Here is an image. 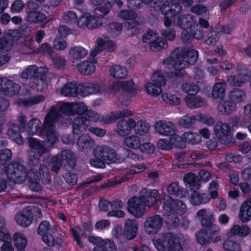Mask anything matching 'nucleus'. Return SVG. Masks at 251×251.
Listing matches in <instances>:
<instances>
[{
    "instance_id": "52",
    "label": "nucleus",
    "mask_w": 251,
    "mask_h": 251,
    "mask_svg": "<svg viewBox=\"0 0 251 251\" xmlns=\"http://www.w3.org/2000/svg\"><path fill=\"white\" fill-rule=\"evenodd\" d=\"M151 82L163 87L166 84V79L164 74L161 71H156L152 75L151 79Z\"/></svg>"
},
{
    "instance_id": "49",
    "label": "nucleus",
    "mask_w": 251,
    "mask_h": 251,
    "mask_svg": "<svg viewBox=\"0 0 251 251\" xmlns=\"http://www.w3.org/2000/svg\"><path fill=\"white\" fill-rule=\"evenodd\" d=\"M118 16L123 19L133 21L134 25L133 26L130 25V27H129V28H134L135 26L137 25V21L135 20L137 17V14L134 11H129L127 10H121L118 13Z\"/></svg>"
},
{
    "instance_id": "50",
    "label": "nucleus",
    "mask_w": 251,
    "mask_h": 251,
    "mask_svg": "<svg viewBox=\"0 0 251 251\" xmlns=\"http://www.w3.org/2000/svg\"><path fill=\"white\" fill-rule=\"evenodd\" d=\"M124 143L129 148L137 149L141 144V140L138 136L131 135L125 138Z\"/></svg>"
},
{
    "instance_id": "18",
    "label": "nucleus",
    "mask_w": 251,
    "mask_h": 251,
    "mask_svg": "<svg viewBox=\"0 0 251 251\" xmlns=\"http://www.w3.org/2000/svg\"><path fill=\"white\" fill-rule=\"evenodd\" d=\"M65 163L74 165V156L72 151H63L59 156H54L52 159V171L57 173L62 163Z\"/></svg>"
},
{
    "instance_id": "41",
    "label": "nucleus",
    "mask_w": 251,
    "mask_h": 251,
    "mask_svg": "<svg viewBox=\"0 0 251 251\" xmlns=\"http://www.w3.org/2000/svg\"><path fill=\"white\" fill-rule=\"evenodd\" d=\"M210 198L205 194H200L194 192L190 197V201L193 205H198L201 204L208 202Z\"/></svg>"
},
{
    "instance_id": "60",
    "label": "nucleus",
    "mask_w": 251,
    "mask_h": 251,
    "mask_svg": "<svg viewBox=\"0 0 251 251\" xmlns=\"http://www.w3.org/2000/svg\"><path fill=\"white\" fill-rule=\"evenodd\" d=\"M223 248L224 249L229 251H241L240 244L232 240H226L223 242Z\"/></svg>"
},
{
    "instance_id": "32",
    "label": "nucleus",
    "mask_w": 251,
    "mask_h": 251,
    "mask_svg": "<svg viewBox=\"0 0 251 251\" xmlns=\"http://www.w3.org/2000/svg\"><path fill=\"white\" fill-rule=\"evenodd\" d=\"M231 129V127L228 124L219 122L215 125L214 132L217 138L224 140L229 135Z\"/></svg>"
},
{
    "instance_id": "63",
    "label": "nucleus",
    "mask_w": 251,
    "mask_h": 251,
    "mask_svg": "<svg viewBox=\"0 0 251 251\" xmlns=\"http://www.w3.org/2000/svg\"><path fill=\"white\" fill-rule=\"evenodd\" d=\"M167 191L170 195L176 197H179L182 198L183 196V192L179 191V187L178 184L176 182L172 183L170 184L167 188Z\"/></svg>"
},
{
    "instance_id": "23",
    "label": "nucleus",
    "mask_w": 251,
    "mask_h": 251,
    "mask_svg": "<svg viewBox=\"0 0 251 251\" xmlns=\"http://www.w3.org/2000/svg\"><path fill=\"white\" fill-rule=\"evenodd\" d=\"M53 109L54 114L52 115L50 120L52 122L55 120L60 119L62 115H64V117H66V119H68V116L73 114L75 112L74 108V103L73 102H64L59 107V111H57L54 107H52L50 111Z\"/></svg>"
},
{
    "instance_id": "13",
    "label": "nucleus",
    "mask_w": 251,
    "mask_h": 251,
    "mask_svg": "<svg viewBox=\"0 0 251 251\" xmlns=\"http://www.w3.org/2000/svg\"><path fill=\"white\" fill-rule=\"evenodd\" d=\"M143 42L150 44V48L152 51H158L168 47L166 41L159 37L155 31H149L143 36Z\"/></svg>"
},
{
    "instance_id": "17",
    "label": "nucleus",
    "mask_w": 251,
    "mask_h": 251,
    "mask_svg": "<svg viewBox=\"0 0 251 251\" xmlns=\"http://www.w3.org/2000/svg\"><path fill=\"white\" fill-rule=\"evenodd\" d=\"M27 142L30 148V160L33 163L37 162L41 155L46 152L47 149L35 138H29Z\"/></svg>"
},
{
    "instance_id": "20",
    "label": "nucleus",
    "mask_w": 251,
    "mask_h": 251,
    "mask_svg": "<svg viewBox=\"0 0 251 251\" xmlns=\"http://www.w3.org/2000/svg\"><path fill=\"white\" fill-rule=\"evenodd\" d=\"M89 241L96 246L94 251H114L116 250L114 243L109 239H102L99 237L91 236Z\"/></svg>"
},
{
    "instance_id": "28",
    "label": "nucleus",
    "mask_w": 251,
    "mask_h": 251,
    "mask_svg": "<svg viewBox=\"0 0 251 251\" xmlns=\"http://www.w3.org/2000/svg\"><path fill=\"white\" fill-rule=\"evenodd\" d=\"M138 229V223L136 220H127L124 226V236L127 239H133L136 236Z\"/></svg>"
},
{
    "instance_id": "25",
    "label": "nucleus",
    "mask_w": 251,
    "mask_h": 251,
    "mask_svg": "<svg viewBox=\"0 0 251 251\" xmlns=\"http://www.w3.org/2000/svg\"><path fill=\"white\" fill-rule=\"evenodd\" d=\"M239 75L231 76L227 79V81L231 85L240 86L246 81H250L251 86V72L243 69L238 71Z\"/></svg>"
},
{
    "instance_id": "4",
    "label": "nucleus",
    "mask_w": 251,
    "mask_h": 251,
    "mask_svg": "<svg viewBox=\"0 0 251 251\" xmlns=\"http://www.w3.org/2000/svg\"><path fill=\"white\" fill-rule=\"evenodd\" d=\"M141 197H134L128 201V211L136 218L142 217L146 211V201L149 206L157 207L159 198L158 191L148 188L143 189L141 192Z\"/></svg>"
},
{
    "instance_id": "48",
    "label": "nucleus",
    "mask_w": 251,
    "mask_h": 251,
    "mask_svg": "<svg viewBox=\"0 0 251 251\" xmlns=\"http://www.w3.org/2000/svg\"><path fill=\"white\" fill-rule=\"evenodd\" d=\"M184 181L192 189H198L200 185V181L198 177L192 173L185 175L184 177Z\"/></svg>"
},
{
    "instance_id": "61",
    "label": "nucleus",
    "mask_w": 251,
    "mask_h": 251,
    "mask_svg": "<svg viewBox=\"0 0 251 251\" xmlns=\"http://www.w3.org/2000/svg\"><path fill=\"white\" fill-rule=\"evenodd\" d=\"M182 90L189 95H193L199 91V86L196 84L188 83H183L181 86Z\"/></svg>"
},
{
    "instance_id": "31",
    "label": "nucleus",
    "mask_w": 251,
    "mask_h": 251,
    "mask_svg": "<svg viewBox=\"0 0 251 251\" xmlns=\"http://www.w3.org/2000/svg\"><path fill=\"white\" fill-rule=\"evenodd\" d=\"M97 61L96 58L90 59L89 60H86L76 65V68L81 73L89 75L94 72L96 69L95 64Z\"/></svg>"
},
{
    "instance_id": "15",
    "label": "nucleus",
    "mask_w": 251,
    "mask_h": 251,
    "mask_svg": "<svg viewBox=\"0 0 251 251\" xmlns=\"http://www.w3.org/2000/svg\"><path fill=\"white\" fill-rule=\"evenodd\" d=\"M37 8L36 3L29 2L26 9L27 21L30 23H44L46 24L52 20V18L47 17L43 13L36 11Z\"/></svg>"
},
{
    "instance_id": "19",
    "label": "nucleus",
    "mask_w": 251,
    "mask_h": 251,
    "mask_svg": "<svg viewBox=\"0 0 251 251\" xmlns=\"http://www.w3.org/2000/svg\"><path fill=\"white\" fill-rule=\"evenodd\" d=\"M91 3L94 5H100L103 3V5L100 6L95 9V11L100 12V15L104 16L107 15L110 11L114 4H116L119 8L123 4V2L120 0H90Z\"/></svg>"
},
{
    "instance_id": "7",
    "label": "nucleus",
    "mask_w": 251,
    "mask_h": 251,
    "mask_svg": "<svg viewBox=\"0 0 251 251\" xmlns=\"http://www.w3.org/2000/svg\"><path fill=\"white\" fill-rule=\"evenodd\" d=\"M75 112L79 114L88 115L89 119L82 117L74 119L73 122V131L75 134H79L86 130L89 126L90 121H96L99 119V115L93 112L88 111L87 106L82 102L74 103Z\"/></svg>"
},
{
    "instance_id": "16",
    "label": "nucleus",
    "mask_w": 251,
    "mask_h": 251,
    "mask_svg": "<svg viewBox=\"0 0 251 251\" xmlns=\"http://www.w3.org/2000/svg\"><path fill=\"white\" fill-rule=\"evenodd\" d=\"M163 225V219L158 215L147 217L144 223V230L148 235L157 234Z\"/></svg>"
},
{
    "instance_id": "44",
    "label": "nucleus",
    "mask_w": 251,
    "mask_h": 251,
    "mask_svg": "<svg viewBox=\"0 0 251 251\" xmlns=\"http://www.w3.org/2000/svg\"><path fill=\"white\" fill-rule=\"evenodd\" d=\"M97 44L102 50H106L108 51H113L116 48L115 43L106 37H100L97 39Z\"/></svg>"
},
{
    "instance_id": "43",
    "label": "nucleus",
    "mask_w": 251,
    "mask_h": 251,
    "mask_svg": "<svg viewBox=\"0 0 251 251\" xmlns=\"http://www.w3.org/2000/svg\"><path fill=\"white\" fill-rule=\"evenodd\" d=\"M59 93L65 96H77L76 83L68 82L58 91Z\"/></svg>"
},
{
    "instance_id": "37",
    "label": "nucleus",
    "mask_w": 251,
    "mask_h": 251,
    "mask_svg": "<svg viewBox=\"0 0 251 251\" xmlns=\"http://www.w3.org/2000/svg\"><path fill=\"white\" fill-rule=\"evenodd\" d=\"M42 241L49 246H54L56 248L62 247L63 241L61 236H53L50 234H46L42 237Z\"/></svg>"
},
{
    "instance_id": "33",
    "label": "nucleus",
    "mask_w": 251,
    "mask_h": 251,
    "mask_svg": "<svg viewBox=\"0 0 251 251\" xmlns=\"http://www.w3.org/2000/svg\"><path fill=\"white\" fill-rule=\"evenodd\" d=\"M238 217L242 222H247L251 220V200L245 201L242 204Z\"/></svg>"
},
{
    "instance_id": "35",
    "label": "nucleus",
    "mask_w": 251,
    "mask_h": 251,
    "mask_svg": "<svg viewBox=\"0 0 251 251\" xmlns=\"http://www.w3.org/2000/svg\"><path fill=\"white\" fill-rule=\"evenodd\" d=\"M250 232V228L247 226L235 225L226 233V236L227 237H231L238 235L241 237H244L248 236Z\"/></svg>"
},
{
    "instance_id": "2",
    "label": "nucleus",
    "mask_w": 251,
    "mask_h": 251,
    "mask_svg": "<svg viewBox=\"0 0 251 251\" xmlns=\"http://www.w3.org/2000/svg\"><path fill=\"white\" fill-rule=\"evenodd\" d=\"M198 57V51L192 50L186 52L179 49L175 50L170 56L164 60L163 65L165 68L171 70L174 69L175 73H171L168 76L170 78L181 77L184 75L183 70L189 64H195Z\"/></svg>"
},
{
    "instance_id": "40",
    "label": "nucleus",
    "mask_w": 251,
    "mask_h": 251,
    "mask_svg": "<svg viewBox=\"0 0 251 251\" xmlns=\"http://www.w3.org/2000/svg\"><path fill=\"white\" fill-rule=\"evenodd\" d=\"M226 84L225 82L216 83L213 88L212 97L213 99L222 100L226 94Z\"/></svg>"
},
{
    "instance_id": "5",
    "label": "nucleus",
    "mask_w": 251,
    "mask_h": 251,
    "mask_svg": "<svg viewBox=\"0 0 251 251\" xmlns=\"http://www.w3.org/2000/svg\"><path fill=\"white\" fill-rule=\"evenodd\" d=\"M54 113L53 109H52L46 116L42 129H40L41 122L38 119H32L29 121L26 129L28 134H38L39 136L45 138L49 147L53 145L58 141V135L53 130L52 121L50 120Z\"/></svg>"
},
{
    "instance_id": "45",
    "label": "nucleus",
    "mask_w": 251,
    "mask_h": 251,
    "mask_svg": "<svg viewBox=\"0 0 251 251\" xmlns=\"http://www.w3.org/2000/svg\"><path fill=\"white\" fill-rule=\"evenodd\" d=\"M43 68L37 67L35 65L28 66L25 69L22 73V77L24 78L28 79L35 76V77H38L40 74H41Z\"/></svg>"
},
{
    "instance_id": "54",
    "label": "nucleus",
    "mask_w": 251,
    "mask_h": 251,
    "mask_svg": "<svg viewBox=\"0 0 251 251\" xmlns=\"http://www.w3.org/2000/svg\"><path fill=\"white\" fill-rule=\"evenodd\" d=\"M183 138L185 142H187L192 145L198 144L201 142L200 136L197 133L192 132H185L183 134Z\"/></svg>"
},
{
    "instance_id": "21",
    "label": "nucleus",
    "mask_w": 251,
    "mask_h": 251,
    "mask_svg": "<svg viewBox=\"0 0 251 251\" xmlns=\"http://www.w3.org/2000/svg\"><path fill=\"white\" fill-rule=\"evenodd\" d=\"M104 85L88 83L76 85L77 96L85 97L89 95L105 93Z\"/></svg>"
},
{
    "instance_id": "46",
    "label": "nucleus",
    "mask_w": 251,
    "mask_h": 251,
    "mask_svg": "<svg viewBox=\"0 0 251 251\" xmlns=\"http://www.w3.org/2000/svg\"><path fill=\"white\" fill-rule=\"evenodd\" d=\"M13 239L14 244L18 251H23L25 248L27 242L23 234L16 233L13 236Z\"/></svg>"
},
{
    "instance_id": "10",
    "label": "nucleus",
    "mask_w": 251,
    "mask_h": 251,
    "mask_svg": "<svg viewBox=\"0 0 251 251\" xmlns=\"http://www.w3.org/2000/svg\"><path fill=\"white\" fill-rule=\"evenodd\" d=\"M163 209L166 214L168 215L167 223L170 226H174L178 221V219L171 212H176L179 214L184 213L186 211V205L182 201L167 196L164 197Z\"/></svg>"
},
{
    "instance_id": "9",
    "label": "nucleus",
    "mask_w": 251,
    "mask_h": 251,
    "mask_svg": "<svg viewBox=\"0 0 251 251\" xmlns=\"http://www.w3.org/2000/svg\"><path fill=\"white\" fill-rule=\"evenodd\" d=\"M96 159H91L90 164L96 168H102L104 163H117V158L114 150L106 145H98L93 150Z\"/></svg>"
},
{
    "instance_id": "38",
    "label": "nucleus",
    "mask_w": 251,
    "mask_h": 251,
    "mask_svg": "<svg viewBox=\"0 0 251 251\" xmlns=\"http://www.w3.org/2000/svg\"><path fill=\"white\" fill-rule=\"evenodd\" d=\"M185 101L187 106L191 109L198 108L204 104L203 99L194 94L187 95L185 97Z\"/></svg>"
},
{
    "instance_id": "36",
    "label": "nucleus",
    "mask_w": 251,
    "mask_h": 251,
    "mask_svg": "<svg viewBox=\"0 0 251 251\" xmlns=\"http://www.w3.org/2000/svg\"><path fill=\"white\" fill-rule=\"evenodd\" d=\"M134 112L130 110L124 109L121 111H116L111 112L109 115H107L105 120L106 123H112L115 122L118 119L132 115Z\"/></svg>"
},
{
    "instance_id": "12",
    "label": "nucleus",
    "mask_w": 251,
    "mask_h": 251,
    "mask_svg": "<svg viewBox=\"0 0 251 251\" xmlns=\"http://www.w3.org/2000/svg\"><path fill=\"white\" fill-rule=\"evenodd\" d=\"M209 22L207 20L201 18L199 20L198 23H195L194 25L193 28L191 33L188 32L187 30H183L181 34V39L183 42H186L189 40L195 38L198 40L202 38L203 36V31L201 28L203 27L207 28L209 27Z\"/></svg>"
},
{
    "instance_id": "39",
    "label": "nucleus",
    "mask_w": 251,
    "mask_h": 251,
    "mask_svg": "<svg viewBox=\"0 0 251 251\" xmlns=\"http://www.w3.org/2000/svg\"><path fill=\"white\" fill-rule=\"evenodd\" d=\"M109 72L111 76L118 79L126 77L128 74L126 68L119 65H112L109 69Z\"/></svg>"
},
{
    "instance_id": "59",
    "label": "nucleus",
    "mask_w": 251,
    "mask_h": 251,
    "mask_svg": "<svg viewBox=\"0 0 251 251\" xmlns=\"http://www.w3.org/2000/svg\"><path fill=\"white\" fill-rule=\"evenodd\" d=\"M12 156V152L9 149H6L2 150L0 151V165L1 164L5 165L7 168H6V170H8V166L11 165L15 164H18L21 165H23L21 163H14L12 164H10L7 165L6 163H3V161H6L7 160L9 159ZM8 171H12V170H8Z\"/></svg>"
},
{
    "instance_id": "1",
    "label": "nucleus",
    "mask_w": 251,
    "mask_h": 251,
    "mask_svg": "<svg viewBox=\"0 0 251 251\" xmlns=\"http://www.w3.org/2000/svg\"><path fill=\"white\" fill-rule=\"evenodd\" d=\"M5 165H0V176L3 180L0 181V192L5 191L8 185L13 183H22L27 177L29 187L33 191H39L42 189L40 184V178L36 170L31 169L27 175L25 169L23 165L15 164L8 166V171Z\"/></svg>"
},
{
    "instance_id": "53",
    "label": "nucleus",
    "mask_w": 251,
    "mask_h": 251,
    "mask_svg": "<svg viewBox=\"0 0 251 251\" xmlns=\"http://www.w3.org/2000/svg\"><path fill=\"white\" fill-rule=\"evenodd\" d=\"M88 51L81 47H75L70 50V54L75 59H81L84 57L87 54Z\"/></svg>"
},
{
    "instance_id": "8",
    "label": "nucleus",
    "mask_w": 251,
    "mask_h": 251,
    "mask_svg": "<svg viewBox=\"0 0 251 251\" xmlns=\"http://www.w3.org/2000/svg\"><path fill=\"white\" fill-rule=\"evenodd\" d=\"M183 240L181 235L167 233L154 238L152 243L158 251H165L166 244L167 251H183L181 243Z\"/></svg>"
},
{
    "instance_id": "56",
    "label": "nucleus",
    "mask_w": 251,
    "mask_h": 251,
    "mask_svg": "<svg viewBox=\"0 0 251 251\" xmlns=\"http://www.w3.org/2000/svg\"><path fill=\"white\" fill-rule=\"evenodd\" d=\"M33 83V84L32 85V87H33L34 89H36L38 91H44L48 86L47 81L41 75L35 77Z\"/></svg>"
},
{
    "instance_id": "27",
    "label": "nucleus",
    "mask_w": 251,
    "mask_h": 251,
    "mask_svg": "<svg viewBox=\"0 0 251 251\" xmlns=\"http://www.w3.org/2000/svg\"><path fill=\"white\" fill-rule=\"evenodd\" d=\"M135 126V121L132 119L121 120L117 123V132L121 136H125L131 133Z\"/></svg>"
},
{
    "instance_id": "64",
    "label": "nucleus",
    "mask_w": 251,
    "mask_h": 251,
    "mask_svg": "<svg viewBox=\"0 0 251 251\" xmlns=\"http://www.w3.org/2000/svg\"><path fill=\"white\" fill-rule=\"evenodd\" d=\"M53 48L59 51L63 50L67 47V43L61 37L55 38L53 42Z\"/></svg>"
},
{
    "instance_id": "22",
    "label": "nucleus",
    "mask_w": 251,
    "mask_h": 251,
    "mask_svg": "<svg viewBox=\"0 0 251 251\" xmlns=\"http://www.w3.org/2000/svg\"><path fill=\"white\" fill-rule=\"evenodd\" d=\"M155 131L160 135L172 136L176 133V128L172 122L159 121L154 125Z\"/></svg>"
},
{
    "instance_id": "42",
    "label": "nucleus",
    "mask_w": 251,
    "mask_h": 251,
    "mask_svg": "<svg viewBox=\"0 0 251 251\" xmlns=\"http://www.w3.org/2000/svg\"><path fill=\"white\" fill-rule=\"evenodd\" d=\"M235 103H233L230 100L221 102L218 106V110L221 113L228 115L236 109Z\"/></svg>"
},
{
    "instance_id": "58",
    "label": "nucleus",
    "mask_w": 251,
    "mask_h": 251,
    "mask_svg": "<svg viewBox=\"0 0 251 251\" xmlns=\"http://www.w3.org/2000/svg\"><path fill=\"white\" fill-rule=\"evenodd\" d=\"M162 100L170 104L178 105L181 102L179 98L170 93H164L162 95Z\"/></svg>"
},
{
    "instance_id": "47",
    "label": "nucleus",
    "mask_w": 251,
    "mask_h": 251,
    "mask_svg": "<svg viewBox=\"0 0 251 251\" xmlns=\"http://www.w3.org/2000/svg\"><path fill=\"white\" fill-rule=\"evenodd\" d=\"M146 93L153 97H157L163 92L162 87L152 82H149L145 85Z\"/></svg>"
},
{
    "instance_id": "34",
    "label": "nucleus",
    "mask_w": 251,
    "mask_h": 251,
    "mask_svg": "<svg viewBox=\"0 0 251 251\" xmlns=\"http://www.w3.org/2000/svg\"><path fill=\"white\" fill-rule=\"evenodd\" d=\"M197 216L201 218V223L203 226H208L215 221L214 213L210 210L201 209L197 212Z\"/></svg>"
},
{
    "instance_id": "57",
    "label": "nucleus",
    "mask_w": 251,
    "mask_h": 251,
    "mask_svg": "<svg viewBox=\"0 0 251 251\" xmlns=\"http://www.w3.org/2000/svg\"><path fill=\"white\" fill-rule=\"evenodd\" d=\"M106 30L113 37L119 35L122 30V25L118 23H113L106 26Z\"/></svg>"
},
{
    "instance_id": "26",
    "label": "nucleus",
    "mask_w": 251,
    "mask_h": 251,
    "mask_svg": "<svg viewBox=\"0 0 251 251\" xmlns=\"http://www.w3.org/2000/svg\"><path fill=\"white\" fill-rule=\"evenodd\" d=\"M174 22L177 25L180 27L186 29L184 30H187L189 33V31L191 30L189 28L193 27L196 22L195 16L188 14L186 15L179 16L175 18Z\"/></svg>"
},
{
    "instance_id": "11",
    "label": "nucleus",
    "mask_w": 251,
    "mask_h": 251,
    "mask_svg": "<svg viewBox=\"0 0 251 251\" xmlns=\"http://www.w3.org/2000/svg\"><path fill=\"white\" fill-rule=\"evenodd\" d=\"M42 217L40 209L36 206H28L22 211L17 214L15 216L16 223L21 226L26 227L33 221H37Z\"/></svg>"
},
{
    "instance_id": "24",
    "label": "nucleus",
    "mask_w": 251,
    "mask_h": 251,
    "mask_svg": "<svg viewBox=\"0 0 251 251\" xmlns=\"http://www.w3.org/2000/svg\"><path fill=\"white\" fill-rule=\"evenodd\" d=\"M111 89L114 92L123 90L129 92L132 95L136 94L140 90L139 88H134V84L131 80L126 81L114 82L112 84Z\"/></svg>"
},
{
    "instance_id": "14",
    "label": "nucleus",
    "mask_w": 251,
    "mask_h": 251,
    "mask_svg": "<svg viewBox=\"0 0 251 251\" xmlns=\"http://www.w3.org/2000/svg\"><path fill=\"white\" fill-rule=\"evenodd\" d=\"M158 10H160L161 13L166 16L164 19V25L168 27L171 25V20L169 17H174L179 13L181 10V7L176 0H168L161 8L159 7Z\"/></svg>"
},
{
    "instance_id": "51",
    "label": "nucleus",
    "mask_w": 251,
    "mask_h": 251,
    "mask_svg": "<svg viewBox=\"0 0 251 251\" xmlns=\"http://www.w3.org/2000/svg\"><path fill=\"white\" fill-rule=\"evenodd\" d=\"M245 93L240 90H236L230 92L229 94V100L236 105L244 100Z\"/></svg>"
},
{
    "instance_id": "29",
    "label": "nucleus",
    "mask_w": 251,
    "mask_h": 251,
    "mask_svg": "<svg viewBox=\"0 0 251 251\" xmlns=\"http://www.w3.org/2000/svg\"><path fill=\"white\" fill-rule=\"evenodd\" d=\"M21 129L14 122H10L8 125L7 134L13 141L19 145L24 143V140L20 134Z\"/></svg>"
},
{
    "instance_id": "30",
    "label": "nucleus",
    "mask_w": 251,
    "mask_h": 251,
    "mask_svg": "<svg viewBox=\"0 0 251 251\" xmlns=\"http://www.w3.org/2000/svg\"><path fill=\"white\" fill-rule=\"evenodd\" d=\"M78 149L84 152H87L95 146V141L87 135L83 134L77 140Z\"/></svg>"
},
{
    "instance_id": "55",
    "label": "nucleus",
    "mask_w": 251,
    "mask_h": 251,
    "mask_svg": "<svg viewBox=\"0 0 251 251\" xmlns=\"http://www.w3.org/2000/svg\"><path fill=\"white\" fill-rule=\"evenodd\" d=\"M134 128L136 134L140 136L146 135L150 129V125L146 122L140 121L137 124L135 123Z\"/></svg>"
},
{
    "instance_id": "3",
    "label": "nucleus",
    "mask_w": 251,
    "mask_h": 251,
    "mask_svg": "<svg viewBox=\"0 0 251 251\" xmlns=\"http://www.w3.org/2000/svg\"><path fill=\"white\" fill-rule=\"evenodd\" d=\"M27 86L23 85L21 88L19 85L15 84L12 80L6 77H0V92L10 97H19V100L16 102L19 105L30 106L42 101L44 98L41 95L34 96L26 100L22 99L21 96H28L30 94L31 89L28 90Z\"/></svg>"
},
{
    "instance_id": "6",
    "label": "nucleus",
    "mask_w": 251,
    "mask_h": 251,
    "mask_svg": "<svg viewBox=\"0 0 251 251\" xmlns=\"http://www.w3.org/2000/svg\"><path fill=\"white\" fill-rule=\"evenodd\" d=\"M63 23L72 25L76 24L77 26L83 29H93L99 27L102 24V20L93 15L89 12L83 13L79 18L77 14L73 11H66L63 12L62 17Z\"/></svg>"
},
{
    "instance_id": "62",
    "label": "nucleus",
    "mask_w": 251,
    "mask_h": 251,
    "mask_svg": "<svg viewBox=\"0 0 251 251\" xmlns=\"http://www.w3.org/2000/svg\"><path fill=\"white\" fill-rule=\"evenodd\" d=\"M40 176L43 183L48 184L50 180V176L49 173V169L45 165H42L40 167Z\"/></svg>"
}]
</instances>
